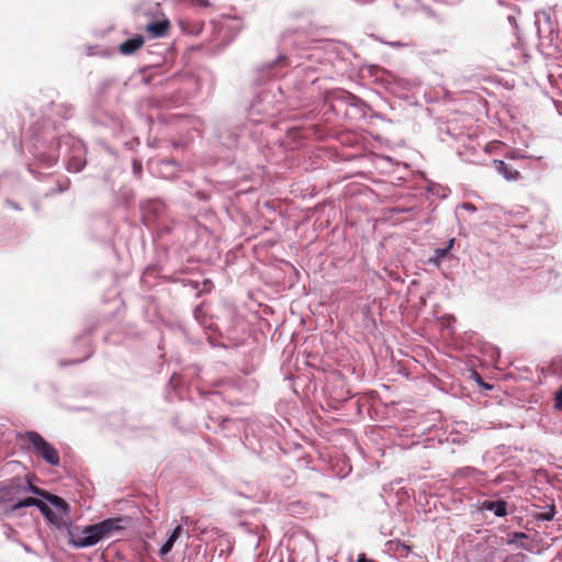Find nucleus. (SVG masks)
<instances>
[{"instance_id":"obj_1","label":"nucleus","mask_w":562,"mask_h":562,"mask_svg":"<svg viewBox=\"0 0 562 562\" xmlns=\"http://www.w3.org/2000/svg\"><path fill=\"white\" fill-rule=\"evenodd\" d=\"M20 439L32 445L34 452L42 457L48 464L59 465L60 459L58 451L38 432L27 431L24 435H20Z\"/></svg>"},{"instance_id":"obj_2","label":"nucleus","mask_w":562,"mask_h":562,"mask_svg":"<svg viewBox=\"0 0 562 562\" xmlns=\"http://www.w3.org/2000/svg\"><path fill=\"white\" fill-rule=\"evenodd\" d=\"M26 487H29V480L26 477H13L0 486V499L3 502H13L25 494Z\"/></svg>"},{"instance_id":"obj_3","label":"nucleus","mask_w":562,"mask_h":562,"mask_svg":"<svg viewBox=\"0 0 562 562\" xmlns=\"http://www.w3.org/2000/svg\"><path fill=\"white\" fill-rule=\"evenodd\" d=\"M104 537L98 528V524L87 526L81 533L74 537V544L78 548H87L94 546Z\"/></svg>"},{"instance_id":"obj_4","label":"nucleus","mask_w":562,"mask_h":562,"mask_svg":"<svg viewBox=\"0 0 562 562\" xmlns=\"http://www.w3.org/2000/svg\"><path fill=\"white\" fill-rule=\"evenodd\" d=\"M122 518H109L98 524V528L102 531L104 538L111 537L115 531L121 530Z\"/></svg>"},{"instance_id":"obj_5","label":"nucleus","mask_w":562,"mask_h":562,"mask_svg":"<svg viewBox=\"0 0 562 562\" xmlns=\"http://www.w3.org/2000/svg\"><path fill=\"white\" fill-rule=\"evenodd\" d=\"M144 45V37L142 35H136L125 42H123L119 50L123 55H131L142 48Z\"/></svg>"},{"instance_id":"obj_6","label":"nucleus","mask_w":562,"mask_h":562,"mask_svg":"<svg viewBox=\"0 0 562 562\" xmlns=\"http://www.w3.org/2000/svg\"><path fill=\"white\" fill-rule=\"evenodd\" d=\"M170 27L168 20L156 21L146 25L145 30L154 37H162L167 34Z\"/></svg>"},{"instance_id":"obj_7","label":"nucleus","mask_w":562,"mask_h":562,"mask_svg":"<svg viewBox=\"0 0 562 562\" xmlns=\"http://www.w3.org/2000/svg\"><path fill=\"white\" fill-rule=\"evenodd\" d=\"M494 165L499 173L504 176L505 179L509 181L518 180L520 173L518 170L513 169L509 165L505 164L503 160H494Z\"/></svg>"},{"instance_id":"obj_8","label":"nucleus","mask_w":562,"mask_h":562,"mask_svg":"<svg viewBox=\"0 0 562 562\" xmlns=\"http://www.w3.org/2000/svg\"><path fill=\"white\" fill-rule=\"evenodd\" d=\"M483 508L493 512L497 517L507 515V503L505 501H486L483 503Z\"/></svg>"},{"instance_id":"obj_9","label":"nucleus","mask_w":562,"mask_h":562,"mask_svg":"<svg viewBox=\"0 0 562 562\" xmlns=\"http://www.w3.org/2000/svg\"><path fill=\"white\" fill-rule=\"evenodd\" d=\"M182 533V527L180 525H178L173 531L171 532V535L169 536L168 540L164 543V546L161 547L160 549V555L164 557L166 554H168L175 542L179 539V537L181 536Z\"/></svg>"},{"instance_id":"obj_10","label":"nucleus","mask_w":562,"mask_h":562,"mask_svg":"<svg viewBox=\"0 0 562 562\" xmlns=\"http://www.w3.org/2000/svg\"><path fill=\"white\" fill-rule=\"evenodd\" d=\"M47 501L56 507V509L65 515L69 512V505L59 496L49 494Z\"/></svg>"},{"instance_id":"obj_11","label":"nucleus","mask_w":562,"mask_h":562,"mask_svg":"<svg viewBox=\"0 0 562 562\" xmlns=\"http://www.w3.org/2000/svg\"><path fill=\"white\" fill-rule=\"evenodd\" d=\"M40 501L38 498H35V497H25L19 502H16L15 504L12 505L11 507V510L14 512V510H18L20 508H23V507H30V506H40Z\"/></svg>"},{"instance_id":"obj_12","label":"nucleus","mask_w":562,"mask_h":562,"mask_svg":"<svg viewBox=\"0 0 562 562\" xmlns=\"http://www.w3.org/2000/svg\"><path fill=\"white\" fill-rule=\"evenodd\" d=\"M33 493V494H36L38 496H42L44 498L47 499V497L49 496V493L46 492L45 490H42L35 485H33L30 481H29V487L25 488V493Z\"/></svg>"},{"instance_id":"obj_13","label":"nucleus","mask_w":562,"mask_h":562,"mask_svg":"<svg viewBox=\"0 0 562 562\" xmlns=\"http://www.w3.org/2000/svg\"><path fill=\"white\" fill-rule=\"evenodd\" d=\"M453 243H454V239H451L449 241V245L446 248L436 249V259L439 260V259L446 257L448 255L449 250L451 249Z\"/></svg>"},{"instance_id":"obj_14","label":"nucleus","mask_w":562,"mask_h":562,"mask_svg":"<svg viewBox=\"0 0 562 562\" xmlns=\"http://www.w3.org/2000/svg\"><path fill=\"white\" fill-rule=\"evenodd\" d=\"M132 167H133L134 175L137 178H140L142 177V172H143L142 162L138 159H134L133 162H132Z\"/></svg>"},{"instance_id":"obj_15","label":"nucleus","mask_w":562,"mask_h":562,"mask_svg":"<svg viewBox=\"0 0 562 562\" xmlns=\"http://www.w3.org/2000/svg\"><path fill=\"white\" fill-rule=\"evenodd\" d=\"M40 506H37V508L41 510V513L45 516V517H48L49 513H50V508L48 507L47 504H45L43 501H40Z\"/></svg>"},{"instance_id":"obj_16","label":"nucleus","mask_w":562,"mask_h":562,"mask_svg":"<svg viewBox=\"0 0 562 562\" xmlns=\"http://www.w3.org/2000/svg\"><path fill=\"white\" fill-rule=\"evenodd\" d=\"M558 409L562 411V387L555 393V404Z\"/></svg>"},{"instance_id":"obj_17","label":"nucleus","mask_w":562,"mask_h":562,"mask_svg":"<svg viewBox=\"0 0 562 562\" xmlns=\"http://www.w3.org/2000/svg\"><path fill=\"white\" fill-rule=\"evenodd\" d=\"M45 518H46L48 521H50L52 524H56V525H57V524L59 522V520H60V517H58V515H57L55 512H53V510H50V513H49L48 517H45Z\"/></svg>"},{"instance_id":"obj_18","label":"nucleus","mask_w":562,"mask_h":562,"mask_svg":"<svg viewBox=\"0 0 562 562\" xmlns=\"http://www.w3.org/2000/svg\"><path fill=\"white\" fill-rule=\"evenodd\" d=\"M357 562H374L371 559H368L364 553L359 554Z\"/></svg>"},{"instance_id":"obj_19","label":"nucleus","mask_w":562,"mask_h":562,"mask_svg":"<svg viewBox=\"0 0 562 562\" xmlns=\"http://www.w3.org/2000/svg\"><path fill=\"white\" fill-rule=\"evenodd\" d=\"M401 548H402V554L405 553V555H407L408 552L411 551V547L409 546L401 544Z\"/></svg>"},{"instance_id":"obj_20","label":"nucleus","mask_w":562,"mask_h":562,"mask_svg":"<svg viewBox=\"0 0 562 562\" xmlns=\"http://www.w3.org/2000/svg\"><path fill=\"white\" fill-rule=\"evenodd\" d=\"M516 538H527V536L524 532H517L515 533Z\"/></svg>"},{"instance_id":"obj_21","label":"nucleus","mask_w":562,"mask_h":562,"mask_svg":"<svg viewBox=\"0 0 562 562\" xmlns=\"http://www.w3.org/2000/svg\"><path fill=\"white\" fill-rule=\"evenodd\" d=\"M552 517H553V515H552V514H546V515L543 516V518H544L546 520H551V519H552Z\"/></svg>"},{"instance_id":"obj_22","label":"nucleus","mask_w":562,"mask_h":562,"mask_svg":"<svg viewBox=\"0 0 562 562\" xmlns=\"http://www.w3.org/2000/svg\"><path fill=\"white\" fill-rule=\"evenodd\" d=\"M201 310H202V308H201V306H198V307L195 308V311H194L195 316H198V314H201Z\"/></svg>"},{"instance_id":"obj_23","label":"nucleus","mask_w":562,"mask_h":562,"mask_svg":"<svg viewBox=\"0 0 562 562\" xmlns=\"http://www.w3.org/2000/svg\"><path fill=\"white\" fill-rule=\"evenodd\" d=\"M464 207H467V210L474 209L470 203H467Z\"/></svg>"}]
</instances>
